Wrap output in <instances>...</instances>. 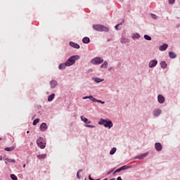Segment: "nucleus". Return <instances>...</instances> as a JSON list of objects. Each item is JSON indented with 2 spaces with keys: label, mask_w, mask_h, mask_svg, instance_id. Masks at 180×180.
Wrapping results in <instances>:
<instances>
[{
  "label": "nucleus",
  "mask_w": 180,
  "mask_h": 180,
  "mask_svg": "<svg viewBox=\"0 0 180 180\" xmlns=\"http://www.w3.org/2000/svg\"><path fill=\"white\" fill-rule=\"evenodd\" d=\"M75 60H79V56H71L68 60H66L65 65L67 67H70V65L75 64Z\"/></svg>",
  "instance_id": "f03ea898"
},
{
  "label": "nucleus",
  "mask_w": 180,
  "mask_h": 180,
  "mask_svg": "<svg viewBox=\"0 0 180 180\" xmlns=\"http://www.w3.org/2000/svg\"><path fill=\"white\" fill-rule=\"evenodd\" d=\"M5 161V164H8V162H16V160H15V159L6 158Z\"/></svg>",
  "instance_id": "f3484780"
},
{
  "label": "nucleus",
  "mask_w": 180,
  "mask_h": 180,
  "mask_svg": "<svg viewBox=\"0 0 180 180\" xmlns=\"http://www.w3.org/2000/svg\"><path fill=\"white\" fill-rule=\"evenodd\" d=\"M56 96V94H52L51 95L49 96L48 97V101L51 102L53 99H54V97Z\"/></svg>",
  "instance_id": "a211bd4d"
},
{
  "label": "nucleus",
  "mask_w": 180,
  "mask_h": 180,
  "mask_svg": "<svg viewBox=\"0 0 180 180\" xmlns=\"http://www.w3.org/2000/svg\"><path fill=\"white\" fill-rule=\"evenodd\" d=\"M121 41L122 43H129L130 40L127 39H122Z\"/></svg>",
  "instance_id": "72a5a7b5"
},
{
  "label": "nucleus",
  "mask_w": 180,
  "mask_h": 180,
  "mask_svg": "<svg viewBox=\"0 0 180 180\" xmlns=\"http://www.w3.org/2000/svg\"><path fill=\"white\" fill-rule=\"evenodd\" d=\"M155 148L156 151H161V150H162V145L160 143H156L155 144Z\"/></svg>",
  "instance_id": "6e6552de"
},
{
  "label": "nucleus",
  "mask_w": 180,
  "mask_h": 180,
  "mask_svg": "<svg viewBox=\"0 0 180 180\" xmlns=\"http://www.w3.org/2000/svg\"><path fill=\"white\" fill-rule=\"evenodd\" d=\"M167 49H168V44H165L160 46L159 50H160V51H165Z\"/></svg>",
  "instance_id": "f8f14e48"
},
{
  "label": "nucleus",
  "mask_w": 180,
  "mask_h": 180,
  "mask_svg": "<svg viewBox=\"0 0 180 180\" xmlns=\"http://www.w3.org/2000/svg\"><path fill=\"white\" fill-rule=\"evenodd\" d=\"M0 161H2V157L0 155Z\"/></svg>",
  "instance_id": "a18cd8bd"
},
{
  "label": "nucleus",
  "mask_w": 180,
  "mask_h": 180,
  "mask_svg": "<svg viewBox=\"0 0 180 180\" xmlns=\"http://www.w3.org/2000/svg\"><path fill=\"white\" fill-rule=\"evenodd\" d=\"M90 101H91V102H97L98 99L94 98L92 96H90Z\"/></svg>",
  "instance_id": "cd10ccee"
},
{
  "label": "nucleus",
  "mask_w": 180,
  "mask_h": 180,
  "mask_svg": "<svg viewBox=\"0 0 180 180\" xmlns=\"http://www.w3.org/2000/svg\"><path fill=\"white\" fill-rule=\"evenodd\" d=\"M158 101L159 103H164L165 102V98L162 95L160 94L158 96Z\"/></svg>",
  "instance_id": "0eeeda50"
},
{
  "label": "nucleus",
  "mask_w": 180,
  "mask_h": 180,
  "mask_svg": "<svg viewBox=\"0 0 180 180\" xmlns=\"http://www.w3.org/2000/svg\"><path fill=\"white\" fill-rule=\"evenodd\" d=\"M169 4H170V5H173V4H175V0H169Z\"/></svg>",
  "instance_id": "f704fd0d"
},
{
  "label": "nucleus",
  "mask_w": 180,
  "mask_h": 180,
  "mask_svg": "<svg viewBox=\"0 0 180 180\" xmlns=\"http://www.w3.org/2000/svg\"><path fill=\"white\" fill-rule=\"evenodd\" d=\"M65 67H67V65L65 63L60 64L58 68L59 70H64L65 69Z\"/></svg>",
  "instance_id": "412c9836"
},
{
  "label": "nucleus",
  "mask_w": 180,
  "mask_h": 180,
  "mask_svg": "<svg viewBox=\"0 0 180 180\" xmlns=\"http://www.w3.org/2000/svg\"><path fill=\"white\" fill-rule=\"evenodd\" d=\"M151 16H152L153 19H157V15L151 14Z\"/></svg>",
  "instance_id": "4c0bfd02"
},
{
  "label": "nucleus",
  "mask_w": 180,
  "mask_h": 180,
  "mask_svg": "<svg viewBox=\"0 0 180 180\" xmlns=\"http://www.w3.org/2000/svg\"><path fill=\"white\" fill-rule=\"evenodd\" d=\"M93 29L96 32H109V28L102 25H94Z\"/></svg>",
  "instance_id": "f257e3e1"
},
{
  "label": "nucleus",
  "mask_w": 180,
  "mask_h": 180,
  "mask_svg": "<svg viewBox=\"0 0 180 180\" xmlns=\"http://www.w3.org/2000/svg\"><path fill=\"white\" fill-rule=\"evenodd\" d=\"M94 80L95 81V82L99 83V82H103L104 79H100L98 77H94Z\"/></svg>",
  "instance_id": "4be33fe9"
},
{
  "label": "nucleus",
  "mask_w": 180,
  "mask_h": 180,
  "mask_svg": "<svg viewBox=\"0 0 180 180\" xmlns=\"http://www.w3.org/2000/svg\"><path fill=\"white\" fill-rule=\"evenodd\" d=\"M37 144L39 147H40L42 150L46 148V141H44V139H43V138L39 137L37 140Z\"/></svg>",
  "instance_id": "20e7f679"
},
{
  "label": "nucleus",
  "mask_w": 180,
  "mask_h": 180,
  "mask_svg": "<svg viewBox=\"0 0 180 180\" xmlns=\"http://www.w3.org/2000/svg\"><path fill=\"white\" fill-rule=\"evenodd\" d=\"M160 65H161L162 68H167V63H165V61H162L160 63Z\"/></svg>",
  "instance_id": "5701e85b"
},
{
  "label": "nucleus",
  "mask_w": 180,
  "mask_h": 180,
  "mask_svg": "<svg viewBox=\"0 0 180 180\" xmlns=\"http://www.w3.org/2000/svg\"><path fill=\"white\" fill-rule=\"evenodd\" d=\"M157 64H158V61H157L156 60H153L149 63V67L150 68H153V67H155Z\"/></svg>",
  "instance_id": "1a4fd4ad"
},
{
  "label": "nucleus",
  "mask_w": 180,
  "mask_h": 180,
  "mask_svg": "<svg viewBox=\"0 0 180 180\" xmlns=\"http://www.w3.org/2000/svg\"><path fill=\"white\" fill-rule=\"evenodd\" d=\"M1 140H2V139L0 137V141H1Z\"/></svg>",
  "instance_id": "09e8293b"
},
{
  "label": "nucleus",
  "mask_w": 180,
  "mask_h": 180,
  "mask_svg": "<svg viewBox=\"0 0 180 180\" xmlns=\"http://www.w3.org/2000/svg\"><path fill=\"white\" fill-rule=\"evenodd\" d=\"M101 68H108V62L105 61L102 65H101Z\"/></svg>",
  "instance_id": "a878e982"
},
{
  "label": "nucleus",
  "mask_w": 180,
  "mask_h": 180,
  "mask_svg": "<svg viewBox=\"0 0 180 180\" xmlns=\"http://www.w3.org/2000/svg\"><path fill=\"white\" fill-rule=\"evenodd\" d=\"M98 124H101L104 126V127H108V129L113 127V123L112 122V121H108L103 119H101L99 121Z\"/></svg>",
  "instance_id": "7ed1b4c3"
},
{
  "label": "nucleus",
  "mask_w": 180,
  "mask_h": 180,
  "mask_svg": "<svg viewBox=\"0 0 180 180\" xmlns=\"http://www.w3.org/2000/svg\"><path fill=\"white\" fill-rule=\"evenodd\" d=\"M70 46L73 47V49H79V44L73 41L70 42Z\"/></svg>",
  "instance_id": "9d476101"
},
{
  "label": "nucleus",
  "mask_w": 180,
  "mask_h": 180,
  "mask_svg": "<svg viewBox=\"0 0 180 180\" xmlns=\"http://www.w3.org/2000/svg\"><path fill=\"white\" fill-rule=\"evenodd\" d=\"M82 172V169H79L77 173V176L78 179H81V176H79V174H81V172Z\"/></svg>",
  "instance_id": "7c9ffc66"
},
{
  "label": "nucleus",
  "mask_w": 180,
  "mask_h": 180,
  "mask_svg": "<svg viewBox=\"0 0 180 180\" xmlns=\"http://www.w3.org/2000/svg\"><path fill=\"white\" fill-rule=\"evenodd\" d=\"M117 180H122V177L119 176L117 178Z\"/></svg>",
  "instance_id": "c03bdc74"
},
{
  "label": "nucleus",
  "mask_w": 180,
  "mask_h": 180,
  "mask_svg": "<svg viewBox=\"0 0 180 180\" xmlns=\"http://www.w3.org/2000/svg\"><path fill=\"white\" fill-rule=\"evenodd\" d=\"M47 124L43 122L39 127V130H41V131H46V130H47Z\"/></svg>",
  "instance_id": "423d86ee"
},
{
  "label": "nucleus",
  "mask_w": 180,
  "mask_h": 180,
  "mask_svg": "<svg viewBox=\"0 0 180 180\" xmlns=\"http://www.w3.org/2000/svg\"><path fill=\"white\" fill-rule=\"evenodd\" d=\"M51 88H56L57 86V81L56 80H52L50 82Z\"/></svg>",
  "instance_id": "ddd939ff"
},
{
  "label": "nucleus",
  "mask_w": 180,
  "mask_h": 180,
  "mask_svg": "<svg viewBox=\"0 0 180 180\" xmlns=\"http://www.w3.org/2000/svg\"><path fill=\"white\" fill-rule=\"evenodd\" d=\"M89 180H95L92 177H91V175L89 176ZM96 180H99V179H96Z\"/></svg>",
  "instance_id": "79ce46f5"
},
{
  "label": "nucleus",
  "mask_w": 180,
  "mask_h": 180,
  "mask_svg": "<svg viewBox=\"0 0 180 180\" xmlns=\"http://www.w3.org/2000/svg\"><path fill=\"white\" fill-rule=\"evenodd\" d=\"M103 63V59L101 58H95L91 60V64H102Z\"/></svg>",
  "instance_id": "39448f33"
},
{
  "label": "nucleus",
  "mask_w": 180,
  "mask_h": 180,
  "mask_svg": "<svg viewBox=\"0 0 180 180\" xmlns=\"http://www.w3.org/2000/svg\"><path fill=\"white\" fill-rule=\"evenodd\" d=\"M112 172H113V170H111V171L108 172L107 173V174H108V175H110V174H111Z\"/></svg>",
  "instance_id": "37998d69"
},
{
  "label": "nucleus",
  "mask_w": 180,
  "mask_h": 180,
  "mask_svg": "<svg viewBox=\"0 0 180 180\" xmlns=\"http://www.w3.org/2000/svg\"><path fill=\"white\" fill-rule=\"evenodd\" d=\"M162 112L161 109H156L153 111V115L157 117L158 116H160V113Z\"/></svg>",
  "instance_id": "9b49d317"
},
{
  "label": "nucleus",
  "mask_w": 180,
  "mask_h": 180,
  "mask_svg": "<svg viewBox=\"0 0 180 180\" xmlns=\"http://www.w3.org/2000/svg\"><path fill=\"white\" fill-rule=\"evenodd\" d=\"M39 120H39V119L34 120L33 121V122H32L33 126H36L37 124L39 123Z\"/></svg>",
  "instance_id": "c85d7f7f"
},
{
  "label": "nucleus",
  "mask_w": 180,
  "mask_h": 180,
  "mask_svg": "<svg viewBox=\"0 0 180 180\" xmlns=\"http://www.w3.org/2000/svg\"><path fill=\"white\" fill-rule=\"evenodd\" d=\"M81 120H82V122H84V123H91V121L89 120H88L86 117L82 116L81 117Z\"/></svg>",
  "instance_id": "2eb2a0df"
},
{
  "label": "nucleus",
  "mask_w": 180,
  "mask_h": 180,
  "mask_svg": "<svg viewBox=\"0 0 180 180\" xmlns=\"http://www.w3.org/2000/svg\"><path fill=\"white\" fill-rule=\"evenodd\" d=\"M82 41H83V43H84V44H88V43H89V41H91V40L89 39V37H86L83 38Z\"/></svg>",
  "instance_id": "dca6fc26"
},
{
  "label": "nucleus",
  "mask_w": 180,
  "mask_h": 180,
  "mask_svg": "<svg viewBox=\"0 0 180 180\" xmlns=\"http://www.w3.org/2000/svg\"><path fill=\"white\" fill-rule=\"evenodd\" d=\"M5 151H13L15 150V147H10L4 148Z\"/></svg>",
  "instance_id": "393cba45"
},
{
  "label": "nucleus",
  "mask_w": 180,
  "mask_h": 180,
  "mask_svg": "<svg viewBox=\"0 0 180 180\" xmlns=\"http://www.w3.org/2000/svg\"><path fill=\"white\" fill-rule=\"evenodd\" d=\"M23 168H26V165H23Z\"/></svg>",
  "instance_id": "49530a36"
},
{
  "label": "nucleus",
  "mask_w": 180,
  "mask_h": 180,
  "mask_svg": "<svg viewBox=\"0 0 180 180\" xmlns=\"http://www.w3.org/2000/svg\"><path fill=\"white\" fill-rule=\"evenodd\" d=\"M27 164H29V161H27Z\"/></svg>",
  "instance_id": "de8ad7c7"
},
{
  "label": "nucleus",
  "mask_w": 180,
  "mask_h": 180,
  "mask_svg": "<svg viewBox=\"0 0 180 180\" xmlns=\"http://www.w3.org/2000/svg\"><path fill=\"white\" fill-rule=\"evenodd\" d=\"M27 133H29V131H27Z\"/></svg>",
  "instance_id": "8fccbe9b"
},
{
  "label": "nucleus",
  "mask_w": 180,
  "mask_h": 180,
  "mask_svg": "<svg viewBox=\"0 0 180 180\" xmlns=\"http://www.w3.org/2000/svg\"><path fill=\"white\" fill-rule=\"evenodd\" d=\"M132 39H134H134H140V34H134L133 35H132Z\"/></svg>",
  "instance_id": "b1692460"
},
{
  "label": "nucleus",
  "mask_w": 180,
  "mask_h": 180,
  "mask_svg": "<svg viewBox=\"0 0 180 180\" xmlns=\"http://www.w3.org/2000/svg\"><path fill=\"white\" fill-rule=\"evenodd\" d=\"M147 155H148V153H143L142 155L138 156L137 158H139V160H143V158H146Z\"/></svg>",
  "instance_id": "4468645a"
},
{
  "label": "nucleus",
  "mask_w": 180,
  "mask_h": 180,
  "mask_svg": "<svg viewBox=\"0 0 180 180\" xmlns=\"http://www.w3.org/2000/svg\"><path fill=\"white\" fill-rule=\"evenodd\" d=\"M121 169H122V170L123 169H127V165H124V166L121 167Z\"/></svg>",
  "instance_id": "ea45409f"
},
{
  "label": "nucleus",
  "mask_w": 180,
  "mask_h": 180,
  "mask_svg": "<svg viewBox=\"0 0 180 180\" xmlns=\"http://www.w3.org/2000/svg\"><path fill=\"white\" fill-rule=\"evenodd\" d=\"M82 99H91V96H84L82 98Z\"/></svg>",
  "instance_id": "58836bf2"
},
{
  "label": "nucleus",
  "mask_w": 180,
  "mask_h": 180,
  "mask_svg": "<svg viewBox=\"0 0 180 180\" xmlns=\"http://www.w3.org/2000/svg\"><path fill=\"white\" fill-rule=\"evenodd\" d=\"M11 179L13 180H17L18 176H16V175H15V174H11Z\"/></svg>",
  "instance_id": "2f4dec72"
},
{
  "label": "nucleus",
  "mask_w": 180,
  "mask_h": 180,
  "mask_svg": "<svg viewBox=\"0 0 180 180\" xmlns=\"http://www.w3.org/2000/svg\"><path fill=\"white\" fill-rule=\"evenodd\" d=\"M86 127H91L92 129H94V127H95L94 125H89V124H87L86 125Z\"/></svg>",
  "instance_id": "a19ab883"
},
{
  "label": "nucleus",
  "mask_w": 180,
  "mask_h": 180,
  "mask_svg": "<svg viewBox=\"0 0 180 180\" xmlns=\"http://www.w3.org/2000/svg\"><path fill=\"white\" fill-rule=\"evenodd\" d=\"M120 25H122V23L121 22L120 24L115 25V28L116 29V30H119V26H120Z\"/></svg>",
  "instance_id": "c9c22d12"
},
{
  "label": "nucleus",
  "mask_w": 180,
  "mask_h": 180,
  "mask_svg": "<svg viewBox=\"0 0 180 180\" xmlns=\"http://www.w3.org/2000/svg\"><path fill=\"white\" fill-rule=\"evenodd\" d=\"M121 171H123V169H122V167H120L113 172V175H115L117 172H120Z\"/></svg>",
  "instance_id": "c756f323"
},
{
  "label": "nucleus",
  "mask_w": 180,
  "mask_h": 180,
  "mask_svg": "<svg viewBox=\"0 0 180 180\" xmlns=\"http://www.w3.org/2000/svg\"><path fill=\"white\" fill-rule=\"evenodd\" d=\"M37 157V158H39V160H43L47 157V155L46 154L38 155Z\"/></svg>",
  "instance_id": "6ab92c4d"
},
{
  "label": "nucleus",
  "mask_w": 180,
  "mask_h": 180,
  "mask_svg": "<svg viewBox=\"0 0 180 180\" xmlns=\"http://www.w3.org/2000/svg\"><path fill=\"white\" fill-rule=\"evenodd\" d=\"M169 57H170V58H175L176 57V54H175V53L174 52H169Z\"/></svg>",
  "instance_id": "aec40b11"
},
{
  "label": "nucleus",
  "mask_w": 180,
  "mask_h": 180,
  "mask_svg": "<svg viewBox=\"0 0 180 180\" xmlns=\"http://www.w3.org/2000/svg\"><path fill=\"white\" fill-rule=\"evenodd\" d=\"M115 153H116V148H113L110 151V155H113V154H115Z\"/></svg>",
  "instance_id": "bb28decb"
},
{
  "label": "nucleus",
  "mask_w": 180,
  "mask_h": 180,
  "mask_svg": "<svg viewBox=\"0 0 180 180\" xmlns=\"http://www.w3.org/2000/svg\"><path fill=\"white\" fill-rule=\"evenodd\" d=\"M97 102H98V103H101L102 105H104V103H105V101H101V100H97Z\"/></svg>",
  "instance_id": "e433bc0d"
},
{
  "label": "nucleus",
  "mask_w": 180,
  "mask_h": 180,
  "mask_svg": "<svg viewBox=\"0 0 180 180\" xmlns=\"http://www.w3.org/2000/svg\"><path fill=\"white\" fill-rule=\"evenodd\" d=\"M144 39H145L146 40H151V37H150V36L148 35V34H146V35H144Z\"/></svg>",
  "instance_id": "473e14b6"
}]
</instances>
